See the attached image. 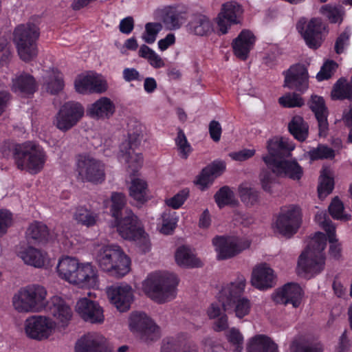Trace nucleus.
<instances>
[{"instance_id":"4c0bfd02","label":"nucleus","mask_w":352,"mask_h":352,"mask_svg":"<svg viewBox=\"0 0 352 352\" xmlns=\"http://www.w3.org/2000/svg\"><path fill=\"white\" fill-rule=\"evenodd\" d=\"M19 255L25 264L37 268L43 267L47 259L45 253L31 246L21 251Z\"/></svg>"},{"instance_id":"e433bc0d","label":"nucleus","mask_w":352,"mask_h":352,"mask_svg":"<svg viewBox=\"0 0 352 352\" xmlns=\"http://www.w3.org/2000/svg\"><path fill=\"white\" fill-rule=\"evenodd\" d=\"M225 169L226 164L223 162L215 161L202 170L197 183L202 186H206L221 175Z\"/></svg>"},{"instance_id":"aec40b11","label":"nucleus","mask_w":352,"mask_h":352,"mask_svg":"<svg viewBox=\"0 0 352 352\" xmlns=\"http://www.w3.org/2000/svg\"><path fill=\"white\" fill-rule=\"evenodd\" d=\"M107 293L111 303L120 312L129 309L133 300V292L130 285L126 283L114 285L107 289Z\"/></svg>"},{"instance_id":"a19ab883","label":"nucleus","mask_w":352,"mask_h":352,"mask_svg":"<svg viewBox=\"0 0 352 352\" xmlns=\"http://www.w3.org/2000/svg\"><path fill=\"white\" fill-rule=\"evenodd\" d=\"M288 129L294 138L300 142L305 141L309 135V126L299 116L292 118L288 124Z\"/></svg>"},{"instance_id":"58836bf2","label":"nucleus","mask_w":352,"mask_h":352,"mask_svg":"<svg viewBox=\"0 0 352 352\" xmlns=\"http://www.w3.org/2000/svg\"><path fill=\"white\" fill-rule=\"evenodd\" d=\"M37 85L34 77L30 74H23L13 80L12 90L14 92L23 94H32Z\"/></svg>"},{"instance_id":"4468645a","label":"nucleus","mask_w":352,"mask_h":352,"mask_svg":"<svg viewBox=\"0 0 352 352\" xmlns=\"http://www.w3.org/2000/svg\"><path fill=\"white\" fill-rule=\"evenodd\" d=\"M75 309L79 317L86 322L102 324L104 321L103 308L98 302L87 297L78 300Z\"/></svg>"},{"instance_id":"09e8293b","label":"nucleus","mask_w":352,"mask_h":352,"mask_svg":"<svg viewBox=\"0 0 352 352\" xmlns=\"http://www.w3.org/2000/svg\"><path fill=\"white\" fill-rule=\"evenodd\" d=\"M331 97L335 100H352V85L346 79L340 78L333 85Z\"/></svg>"},{"instance_id":"7c9ffc66","label":"nucleus","mask_w":352,"mask_h":352,"mask_svg":"<svg viewBox=\"0 0 352 352\" xmlns=\"http://www.w3.org/2000/svg\"><path fill=\"white\" fill-rule=\"evenodd\" d=\"M255 37L252 32L244 30L233 41L232 47L234 54L242 60H245L253 47Z\"/></svg>"},{"instance_id":"39448f33","label":"nucleus","mask_w":352,"mask_h":352,"mask_svg":"<svg viewBox=\"0 0 352 352\" xmlns=\"http://www.w3.org/2000/svg\"><path fill=\"white\" fill-rule=\"evenodd\" d=\"M96 260L102 270L112 276L121 277L130 270V259L118 245L102 246L98 251Z\"/></svg>"},{"instance_id":"603ef678","label":"nucleus","mask_w":352,"mask_h":352,"mask_svg":"<svg viewBox=\"0 0 352 352\" xmlns=\"http://www.w3.org/2000/svg\"><path fill=\"white\" fill-rule=\"evenodd\" d=\"M138 54L140 57L146 59L149 64L154 68H161L165 65L163 59L155 51L146 45L140 46Z\"/></svg>"},{"instance_id":"c85d7f7f","label":"nucleus","mask_w":352,"mask_h":352,"mask_svg":"<svg viewBox=\"0 0 352 352\" xmlns=\"http://www.w3.org/2000/svg\"><path fill=\"white\" fill-rule=\"evenodd\" d=\"M251 283L259 289H266L275 285L274 271L266 263L256 266L252 272Z\"/></svg>"},{"instance_id":"1a4fd4ad","label":"nucleus","mask_w":352,"mask_h":352,"mask_svg":"<svg viewBox=\"0 0 352 352\" xmlns=\"http://www.w3.org/2000/svg\"><path fill=\"white\" fill-rule=\"evenodd\" d=\"M55 329V322L46 316H32L24 322V332L26 336L38 341L49 338L54 333Z\"/></svg>"},{"instance_id":"c756f323","label":"nucleus","mask_w":352,"mask_h":352,"mask_svg":"<svg viewBox=\"0 0 352 352\" xmlns=\"http://www.w3.org/2000/svg\"><path fill=\"white\" fill-rule=\"evenodd\" d=\"M76 352H112L104 344V338L89 333L82 336L76 343Z\"/></svg>"},{"instance_id":"ea45409f","label":"nucleus","mask_w":352,"mask_h":352,"mask_svg":"<svg viewBox=\"0 0 352 352\" xmlns=\"http://www.w3.org/2000/svg\"><path fill=\"white\" fill-rule=\"evenodd\" d=\"M188 30L195 35L204 36L212 30V24L206 16L195 15L188 24Z\"/></svg>"},{"instance_id":"4d7b16f0","label":"nucleus","mask_w":352,"mask_h":352,"mask_svg":"<svg viewBox=\"0 0 352 352\" xmlns=\"http://www.w3.org/2000/svg\"><path fill=\"white\" fill-rule=\"evenodd\" d=\"M111 199L112 202L111 210L112 215L116 219H118L121 213L124 214V211L122 212V210L126 203V197L122 192H113Z\"/></svg>"},{"instance_id":"4be33fe9","label":"nucleus","mask_w":352,"mask_h":352,"mask_svg":"<svg viewBox=\"0 0 352 352\" xmlns=\"http://www.w3.org/2000/svg\"><path fill=\"white\" fill-rule=\"evenodd\" d=\"M283 86L290 89L304 92L308 88V72L304 65H294L285 73Z\"/></svg>"},{"instance_id":"473e14b6","label":"nucleus","mask_w":352,"mask_h":352,"mask_svg":"<svg viewBox=\"0 0 352 352\" xmlns=\"http://www.w3.org/2000/svg\"><path fill=\"white\" fill-rule=\"evenodd\" d=\"M78 265L79 261L74 257L66 256L60 258L56 266L59 277L71 283Z\"/></svg>"},{"instance_id":"ddd939ff","label":"nucleus","mask_w":352,"mask_h":352,"mask_svg":"<svg viewBox=\"0 0 352 352\" xmlns=\"http://www.w3.org/2000/svg\"><path fill=\"white\" fill-rule=\"evenodd\" d=\"M84 113V107L80 102H67L60 107L54 124L59 130L67 131L77 124Z\"/></svg>"},{"instance_id":"864d4df0","label":"nucleus","mask_w":352,"mask_h":352,"mask_svg":"<svg viewBox=\"0 0 352 352\" xmlns=\"http://www.w3.org/2000/svg\"><path fill=\"white\" fill-rule=\"evenodd\" d=\"M215 201L219 207L226 205H235L237 201L234 198V192L228 186H223L216 193Z\"/></svg>"},{"instance_id":"052dcab7","label":"nucleus","mask_w":352,"mask_h":352,"mask_svg":"<svg viewBox=\"0 0 352 352\" xmlns=\"http://www.w3.org/2000/svg\"><path fill=\"white\" fill-rule=\"evenodd\" d=\"M175 143L178 147L181 157L184 159H186L192 149L184 131L180 129H178Z\"/></svg>"},{"instance_id":"9d476101","label":"nucleus","mask_w":352,"mask_h":352,"mask_svg":"<svg viewBox=\"0 0 352 352\" xmlns=\"http://www.w3.org/2000/svg\"><path fill=\"white\" fill-rule=\"evenodd\" d=\"M301 212L296 206H289L281 210L274 224V229L283 236L290 237L300 227Z\"/></svg>"},{"instance_id":"393cba45","label":"nucleus","mask_w":352,"mask_h":352,"mask_svg":"<svg viewBox=\"0 0 352 352\" xmlns=\"http://www.w3.org/2000/svg\"><path fill=\"white\" fill-rule=\"evenodd\" d=\"M116 111L114 102L108 97H101L87 108V115L94 120L109 119Z\"/></svg>"},{"instance_id":"72a5a7b5","label":"nucleus","mask_w":352,"mask_h":352,"mask_svg":"<svg viewBox=\"0 0 352 352\" xmlns=\"http://www.w3.org/2000/svg\"><path fill=\"white\" fill-rule=\"evenodd\" d=\"M247 352H278L277 345L267 336L256 335L247 344Z\"/></svg>"},{"instance_id":"bb28decb","label":"nucleus","mask_w":352,"mask_h":352,"mask_svg":"<svg viewBox=\"0 0 352 352\" xmlns=\"http://www.w3.org/2000/svg\"><path fill=\"white\" fill-rule=\"evenodd\" d=\"M71 283L81 287H96L98 283L97 270L89 263H80Z\"/></svg>"},{"instance_id":"a878e982","label":"nucleus","mask_w":352,"mask_h":352,"mask_svg":"<svg viewBox=\"0 0 352 352\" xmlns=\"http://www.w3.org/2000/svg\"><path fill=\"white\" fill-rule=\"evenodd\" d=\"M118 231L120 235L125 239H135V234L141 229L138 226V219L130 209L124 210V214L121 213L118 219H116Z\"/></svg>"},{"instance_id":"f257e3e1","label":"nucleus","mask_w":352,"mask_h":352,"mask_svg":"<svg viewBox=\"0 0 352 352\" xmlns=\"http://www.w3.org/2000/svg\"><path fill=\"white\" fill-rule=\"evenodd\" d=\"M245 283L244 276H238L234 281L223 285L217 296L224 309L232 310L239 318L248 315L251 308L249 299L241 296Z\"/></svg>"},{"instance_id":"a211bd4d","label":"nucleus","mask_w":352,"mask_h":352,"mask_svg":"<svg viewBox=\"0 0 352 352\" xmlns=\"http://www.w3.org/2000/svg\"><path fill=\"white\" fill-rule=\"evenodd\" d=\"M129 327L131 331L142 333L146 340L153 341L160 337L158 327L144 313H132Z\"/></svg>"},{"instance_id":"6e6552de","label":"nucleus","mask_w":352,"mask_h":352,"mask_svg":"<svg viewBox=\"0 0 352 352\" xmlns=\"http://www.w3.org/2000/svg\"><path fill=\"white\" fill-rule=\"evenodd\" d=\"M76 173L77 179L82 182L98 184L105 178L104 164L89 153L76 156Z\"/></svg>"},{"instance_id":"5fc2aeb1","label":"nucleus","mask_w":352,"mask_h":352,"mask_svg":"<svg viewBox=\"0 0 352 352\" xmlns=\"http://www.w3.org/2000/svg\"><path fill=\"white\" fill-rule=\"evenodd\" d=\"M162 220L160 232L164 234H171L175 230L177 223L176 213L171 212L170 210L165 211L162 215Z\"/></svg>"},{"instance_id":"5701e85b","label":"nucleus","mask_w":352,"mask_h":352,"mask_svg":"<svg viewBox=\"0 0 352 352\" xmlns=\"http://www.w3.org/2000/svg\"><path fill=\"white\" fill-rule=\"evenodd\" d=\"M295 148V144L285 138L274 137L267 143L268 154L263 157H269L272 162L281 160L283 157H288L290 152Z\"/></svg>"},{"instance_id":"de8ad7c7","label":"nucleus","mask_w":352,"mask_h":352,"mask_svg":"<svg viewBox=\"0 0 352 352\" xmlns=\"http://www.w3.org/2000/svg\"><path fill=\"white\" fill-rule=\"evenodd\" d=\"M239 195L241 201L248 206H252L259 202V192L248 184L239 186Z\"/></svg>"},{"instance_id":"3c124183","label":"nucleus","mask_w":352,"mask_h":352,"mask_svg":"<svg viewBox=\"0 0 352 352\" xmlns=\"http://www.w3.org/2000/svg\"><path fill=\"white\" fill-rule=\"evenodd\" d=\"M320 13L333 23L342 21L344 14V10L340 6H333L331 4L324 5L321 7Z\"/></svg>"},{"instance_id":"f3484780","label":"nucleus","mask_w":352,"mask_h":352,"mask_svg":"<svg viewBox=\"0 0 352 352\" xmlns=\"http://www.w3.org/2000/svg\"><path fill=\"white\" fill-rule=\"evenodd\" d=\"M48 311L56 323V328L65 329L73 318V311L63 298L54 296L50 298Z\"/></svg>"},{"instance_id":"338daca9","label":"nucleus","mask_w":352,"mask_h":352,"mask_svg":"<svg viewBox=\"0 0 352 352\" xmlns=\"http://www.w3.org/2000/svg\"><path fill=\"white\" fill-rule=\"evenodd\" d=\"M350 36V30L346 29L337 38L335 43V51L337 54H339L344 52L345 47L349 45Z\"/></svg>"},{"instance_id":"37998d69","label":"nucleus","mask_w":352,"mask_h":352,"mask_svg":"<svg viewBox=\"0 0 352 352\" xmlns=\"http://www.w3.org/2000/svg\"><path fill=\"white\" fill-rule=\"evenodd\" d=\"M73 219L78 224L89 228L96 224L98 215L85 207L79 206L75 209L73 213Z\"/></svg>"},{"instance_id":"0e129e2a","label":"nucleus","mask_w":352,"mask_h":352,"mask_svg":"<svg viewBox=\"0 0 352 352\" xmlns=\"http://www.w3.org/2000/svg\"><path fill=\"white\" fill-rule=\"evenodd\" d=\"M188 196V190H183L173 197L166 199L165 202L167 206L173 209H178L184 203Z\"/></svg>"},{"instance_id":"b1692460","label":"nucleus","mask_w":352,"mask_h":352,"mask_svg":"<svg viewBox=\"0 0 352 352\" xmlns=\"http://www.w3.org/2000/svg\"><path fill=\"white\" fill-rule=\"evenodd\" d=\"M242 13L241 6L235 1H229L222 6L217 19V25L221 34L227 33L228 28L236 23L237 17Z\"/></svg>"},{"instance_id":"f03ea898","label":"nucleus","mask_w":352,"mask_h":352,"mask_svg":"<svg viewBox=\"0 0 352 352\" xmlns=\"http://www.w3.org/2000/svg\"><path fill=\"white\" fill-rule=\"evenodd\" d=\"M177 277L165 272L150 274L142 283V290L153 300L163 303L175 297Z\"/></svg>"},{"instance_id":"69168bd1","label":"nucleus","mask_w":352,"mask_h":352,"mask_svg":"<svg viewBox=\"0 0 352 352\" xmlns=\"http://www.w3.org/2000/svg\"><path fill=\"white\" fill-rule=\"evenodd\" d=\"M316 221L328 234L336 232V228L331 221L327 218V214L324 212H318L315 217Z\"/></svg>"},{"instance_id":"cd10ccee","label":"nucleus","mask_w":352,"mask_h":352,"mask_svg":"<svg viewBox=\"0 0 352 352\" xmlns=\"http://www.w3.org/2000/svg\"><path fill=\"white\" fill-rule=\"evenodd\" d=\"M308 104L311 110L314 113L318 121L319 135L323 137L326 136L329 129V124L327 122L328 111L323 98L313 95Z\"/></svg>"},{"instance_id":"6e6d98bb","label":"nucleus","mask_w":352,"mask_h":352,"mask_svg":"<svg viewBox=\"0 0 352 352\" xmlns=\"http://www.w3.org/2000/svg\"><path fill=\"white\" fill-rule=\"evenodd\" d=\"M308 155L311 160L333 159L335 151L326 145L320 144L316 148L311 149Z\"/></svg>"},{"instance_id":"f704fd0d","label":"nucleus","mask_w":352,"mask_h":352,"mask_svg":"<svg viewBox=\"0 0 352 352\" xmlns=\"http://www.w3.org/2000/svg\"><path fill=\"white\" fill-rule=\"evenodd\" d=\"M175 258L176 263L182 267L193 268L202 265L200 259L186 246L179 247L175 252Z\"/></svg>"},{"instance_id":"680f3d73","label":"nucleus","mask_w":352,"mask_h":352,"mask_svg":"<svg viewBox=\"0 0 352 352\" xmlns=\"http://www.w3.org/2000/svg\"><path fill=\"white\" fill-rule=\"evenodd\" d=\"M329 211L333 219L345 221L349 219L348 215L343 213V204L338 197H335L332 200L329 206Z\"/></svg>"},{"instance_id":"412c9836","label":"nucleus","mask_w":352,"mask_h":352,"mask_svg":"<svg viewBox=\"0 0 352 352\" xmlns=\"http://www.w3.org/2000/svg\"><path fill=\"white\" fill-rule=\"evenodd\" d=\"M263 160L277 176L300 179L302 175V169L296 160H281L272 162L269 157H263Z\"/></svg>"},{"instance_id":"2f4dec72","label":"nucleus","mask_w":352,"mask_h":352,"mask_svg":"<svg viewBox=\"0 0 352 352\" xmlns=\"http://www.w3.org/2000/svg\"><path fill=\"white\" fill-rule=\"evenodd\" d=\"M226 311L222 303L218 299V302L210 304L207 309V315L210 319H216L214 323V329L216 331H222L228 327V316L225 314Z\"/></svg>"},{"instance_id":"49530a36","label":"nucleus","mask_w":352,"mask_h":352,"mask_svg":"<svg viewBox=\"0 0 352 352\" xmlns=\"http://www.w3.org/2000/svg\"><path fill=\"white\" fill-rule=\"evenodd\" d=\"M334 182L333 173L329 168H324L320 174L318 187V196L320 199L326 197L333 189Z\"/></svg>"},{"instance_id":"13d9d810","label":"nucleus","mask_w":352,"mask_h":352,"mask_svg":"<svg viewBox=\"0 0 352 352\" xmlns=\"http://www.w3.org/2000/svg\"><path fill=\"white\" fill-rule=\"evenodd\" d=\"M279 104L285 108L300 107L304 104V100L296 93H287L278 98Z\"/></svg>"},{"instance_id":"6ab92c4d","label":"nucleus","mask_w":352,"mask_h":352,"mask_svg":"<svg viewBox=\"0 0 352 352\" xmlns=\"http://www.w3.org/2000/svg\"><path fill=\"white\" fill-rule=\"evenodd\" d=\"M302 296L303 291L300 285L289 283L277 289L272 294V298L276 304L292 305L294 308H297L301 304Z\"/></svg>"},{"instance_id":"c03bdc74","label":"nucleus","mask_w":352,"mask_h":352,"mask_svg":"<svg viewBox=\"0 0 352 352\" xmlns=\"http://www.w3.org/2000/svg\"><path fill=\"white\" fill-rule=\"evenodd\" d=\"M26 237L28 241L33 243L45 242L49 238L48 228L43 223L35 221L28 227Z\"/></svg>"},{"instance_id":"423d86ee","label":"nucleus","mask_w":352,"mask_h":352,"mask_svg":"<svg viewBox=\"0 0 352 352\" xmlns=\"http://www.w3.org/2000/svg\"><path fill=\"white\" fill-rule=\"evenodd\" d=\"M17 167L26 170L31 174L39 173L44 167L47 160V154L39 144L27 142L19 145L14 153Z\"/></svg>"},{"instance_id":"dca6fc26","label":"nucleus","mask_w":352,"mask_h":352,"mask_svg":"<svg viewBox=\"0 0 352 352\" xmlns=\"http://www.w3.org/2000/svg\"><path fill=\"white\" fill-rule=\"evenodd\" d=\"M296 28L310 48L316 49L321 45V33L324 28L321 19L314 18L307 24L305 20L302 19L298 22Z\"/></svg>"},{"instance_id":"20e7f679","label":"nucleus","mask_w":352,"mask_h":352,"mask_svg":"<svg viewBox=\"0 0 352 352\" xmlns=\"http://www.w3.org/2000/svg\"><path fill=\"white\" fill-rule=\"evenodd\" d=\"M47 291L41 285H31L21 288L12 297L14 309L19 313L40 312L47 305Z\"/></svg>"},{"instance_id":"9b49d317","label":"nucleus","mask_w":352,"mask_h":352,"mask_svg":"<svg viewBox=\"0 0 352 352\" xmlns=\"http://www.w3.org/2000/svg\"><path fill=\"white\" fill-rule=\"evenodd\" d=\"M217 256L219 260L228 259L248 248L250 242L233 236H217L212 239Z\"/></svg>"},{"instance_id":"f8f14e48","label":"nucleus","mask_w":352,"mask_h":352,"mask_svg":"<svg viewBox=\"0 0 352 352\" xmlns=\"http://www.w3.org/2000/svg\"><path fill=\"white\" fill-rule=\"evenodd\" d=\"M142 139V135L140 133H130L129 139L123 142L120 146L119 158L128 164L129 170L131 173L138 171L143 163L142 155L135 152Z\"/></svg>"},{"instance_id":"e2e57ef3","label":"nucleus","mask_w":352,"mask_h":352,"mask_svg":"<svg viewBox=\"0 0 352 352\" xmlns=\"http://www.w3.org/2000/svg\"><path fill=\"white\" fill-rule=\"evenodd\" d=\"M338 67V64L333 60H327L322 66L316 75L318 81L328 80L333 75Z\"/></svg>"},{"instance_id":"2eb2a0df","label":"nucleus","mask_w":352,"mask_h":352,"mask_svg":"<svg viewBox=\"0 0 352 352\" xmlns=\"http://www.w3.org/2000/svg\"><path fill=\"white\" fill-rule=\"evenodd\" d=\"M74 85L76 91L82 94H102L108 89L107 80L101 75L93 72L78 76Z\"/></svg>"},{"instance_id":"a18cd8bd","label":"nucleus","mask_w":352,"mask_h":352,"mask_svg":"<svg viewBox=\"0 0 352 352\" xmlns=\"http://www.w3.org/2000/svg\"><path fill=\"white\" fill-rule=\"evenodd\" d=\"M162 20L168 30L178 29L181 25V12L175 7L168 6L161 10Z\"/></svg>"},{"instance_id":"79ce46f5","label":"nucleus","mask_w":352,"mask_h":352,"mask_svg":"<svg viewBox=\"0 0 352 352\" xmlns=\"http://www.w3.org/2000/svg\"><path fill=\"white\" fill-rule=\"evenodd\" d=\"M148 186L146 182L141 178L131 179L129 186V195L138 203L143 204L148 200Z\"/></svg>"},{"instance_id":"8fccbe9b","label":"nucleus","mask_w":352,"mask_h":352,"mask_svg":"<svg viewBox=\"0 0 352 352\" xmlns=\"http://www.w3.org/2000/svg\"><path fill=\"white\" fill-rule=\"evenodd\" d=\"M161 352H199V351L198 347L195 344L170 340L163 344Z\"/></svg>"},{"instance_id":"774afa93","label":"nucleus","mask_w":352,"mask_h":352,"mask_svg":"<svg viewBox=\"0 0 352 352\" xmlns=\"http://www.w3.org/2000/svg\"><path fill=\"white\" fill-rule=\"evenodd\" d=\"M136 242L137 245L142 249L144 252H147L150 249V241L148 234L141 228L139 232L135 234V239H131Z\"/></svg>"},{"instance_id":"7ed1b4c3","label":"nucleus","mask_w":352,"mask_h":352,"mask_svg":"<svg viewBox=\"0 0 352 352\" xmlns=\"http://www.w3.org/2000/svg\"><path fill=\"white\" fill-rule=\"evenodd\" d=\"M327 245L324 234L317 232L309 242L307 249L300 255L298 268L300 272L314 275L324 268V256L322 253Z\"/></svg>"},{"instance_id":"c9c22d12","label":"nucleus","mask_w":352,"mask_h":352,"mask_svg":"<svg viewBox=\"0 0 352 352\" xmlns=\"http://www.w3.org/2000/svg\"><path fill=\"white\" fill-rule=\"evenodd\" d=\"M43 88L49 93L55 94L63 89L64 83L62 74L55 69H50L43 76Z\"/></svg>"},{"instance_id":"bf43d9fd","label":"nucleus","mask_w":352,"mask_h":352,"mask_svg":"<svg viewBox=\"0 0 352 352\" xmlns=\"http://www.w3.org/2000/svg\"><path fill=\"white\" fill-rule=\"evenodd\" d=\"M162 25L160 23H147L145 25V31L142 34V38L148 44L153 43L157 34L162 30Z\"/></svg>"},{"instance_id":"0eeeda50","label":"nucleus","mask_w":352,"mask_h":352,"mask_svg":"<svg viewBox=\"0 0 352 352\" xmlns=\"http://www.w3.org/2000/svg\"><path fill=\"white\" fill-rule=\"evenodd\" d=\"M38 36V28L34 24H23L16 28L13 40L21 59L28 62L37 56L36 41Z\"/></svg>"}]
</instances>
